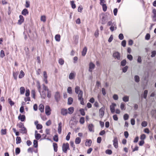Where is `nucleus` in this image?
Segmentation results:
<instances>
[{
  "label": "nucleus",
  "instance_id": "e433bc0d",
  "mask_svg": "<svg viewBox=\"0 0 156 156\" xmlns=\"http://www.w3.org/2000/svg\"><path fill=\"white\" fill-rule=\"evenodd\" d=\"M16 144H18L20 143L21 141L20 137L19 136H17L16 138Z\"/></svg>",
  "mask_w": 156,
  "mask_h": 156
},
{
  "label": "nucleus",
  "instance_id": "0eeeda50",
  "mask_svg": "<svg viewBox=\"0 0 156 156\" xmlns=\"http://www.w3.org/2000/svg\"><path fill=\"white\" fill-rule=\"evenodd\" d=\"M51 110L49 106L47 105L45 108V112L46 115H49L51 114Z\"/></svg>",
  "mask_w": 156,
  "mask_h": 156
},
{
  "label": "nucleus",
  "instance_id": "4d7b16f0",
  "mask_svg": "<svg viewBox=\"0 0 156 156\" xmlns=\"http://www.w3.org/2000/svg\"><path fill=\"white\" fill-rule=\"evenodd\" d=\"M126 64V60H123L121 61V64L122 66H124Z\"/></svg>",
  "mask_w": 156,
  "mask_h": 156
},
{
  "label": "nucleus",
  "instance_id": "dca6fc26",
  "mask_svg": "<svg viewBox=\"0 0 156 156\" xmlns=\"http://www.w3.org/2000/svg\"><path fill=\"white\" fill-rule=\"evenodd\" d=\"M18 119L20 120L21 122H23L25 120L26 117L24 115L20 114L18 117Z\"/></svg>",
  "mask_w": 156,
  "mask_h": 156
},
{
  "label": "nucleus",
  "instance_id": "412c9836",
  "mask_svg": "<svg viewBox=\"0 0 156 156\" xmlns=\"http://www.w3.org/2000/svg\"><path fill=\"white\" fill-rule=\"evenodd\" d=\"M43 90L41 92V91H40V94L42 98H44L46 97V92L47 91H45V90H44L43 89Z\"/></svg>",
  "mask_w": 156,
  "mask_h": 156
},
{
  "label": "nucleus",
  "instance_id": "aec40b11",
  "mask_svg": "<svg viewBox=\"0 0 156 156\" xmlns=\"http://www.w3.org/2000/svg\"><path fill=\"white\" fill-rule=\"evenodd\" d=\"M62 123L61 122H59L58 124V131L59 134H61L62 132Z\"/></svg>",
  "mask_w": 156,
  "mask_h": 156
},
{
  "label": "nucleus",
  "instance_id": "a211bd4d",
  "mask_svg": "<svg viewBox=\"0 0 156 156\" xmlns=\"http://www.w3.org/2000/svg\"><path fill=\"white\" fill-rule=\"evenodd\" d=\"M43 80L46 83H48V81L47 80V76L46 72V71H44L43 72Z\"/></svg>",
  "mask_w": 156,
  "mask_h": 156
},
{
  "label": "nucleus",
  "instance_id": "423d86ee",
  "mask_svg": "<svg viewBox=\"0 0 156 156\" xmlns=\"http://www.w3.org/2000/svg\"><path fill=\"white\" fill-rule=\"evenodd\" d=\"M75 92L76 94H78V95L81 93V95H83V92L80 90V87L78 86H76L75 88Z\"/></svg>",
  "mask_w": 156,
  "mask_h": 156
},
{
  "label": "nucleus",
  "instance_id": "393cba45",
  "mask_svg": "<svg viewBox=\"0 0 156 156\" xmlns=\"http://www.w3.org/2000/svg\"><path fill=\"white\" fill-rule=\"evenodd\" d=\"M44 105L42 104H40L39 106V109L41 112H43L44 111Z\"/></svg>",
  "mask_w": 156,
  "mask_h": 156
},
{
  "label": "nucleus",
  "instance_id": "f03ea898",
  "mask_svg": "<svg viewBox=\"0 0 156 156\" xmlns=\"http://www.w3.org/2000/svg\"><path fill=\"white\" fill-rule=\"evenodd\" d=\"M63 151L65 153H66L67 150L69 149V144L68 143L63 144L62 146Z\"/></svg>",
  "mask_w": 156,
  "mask_h": 156
},
{
  "label": "nucleus",
  "instance_id": "bf43d9fd",
  "mask_svg": "<svg viewBox=\"0 0 156 156\" xmlns=\"http://www.w3.org/2000/svg\"><path fill=\"white\" fill-rule=\"evenodd\" d=\"M16 154H19L20 152V149L19 148L17 147L15 151Z\"/></svg>",
  "mask_w": 156,
  "mask_h": 156
},
{
  "label": "nucleus",
  "instance_id": "6ab92c4d",
  "mask_svg": "<svg viewBox=\"0 0 156 156\" xmlns=\"http://www.w3.org/2000/svg\"><path fill=\"white\" fill-rule=\"evenodd\" d=\"M92 141L91 140H87L85 143V145L86 146L90 147L91 145Z\"/></svg>",
  "mask_w": 156,
  "mask_h": 156
},
{
  "label": "nucleus",
  "instance_id": "a19ab883",
  "mask_svg": "<svg viewBox=\"0 0 156 156\" xmlns=\"http://www.w3.org/2000/svg\"><path fill=\"white\" fill-rule=\"evenodd\" d=\"M70 3L72 8L73 9H75L76 7V5L74 3V2L73 1H71L70 2Z\"/></svg>",
  "mask_w": 156,
  "mask_h": 156
},
{
  "label": "nucleus",
  "instance_id": "8fccbe9b",
  "mask_svg": "<svg viewBox=\"0 0 156 156\" xmlns=\"http://www.w3.org/2000/svg\"><path fill=\"white\" fill-rule=\"evenodd\" d=\"M8 101L11 106H12L14 104V102L11 100V99L10 98H9Z\"/></svg>",
  "mask_w": 156,
  "mask_h": 156
},
{
  "label": "nucleus",
  "instance_id": "680f3d73",
  "mask_svg": "<svg viewBox=\"0 0 156 156\" xmlns=\"http://www.w3.org/2000/svg\"><path fill=\"white\" fill-rule=\"evenodd\" d=\"M53 140L56 142L58 141V136L57 135H55L53 137Z\"/></svg>",
  "mask_w": 156,
  "mask_h": 156
},
{
  "label": "nucleus",
  "instance_id": "a18cd8bd",
  "mask_svg": "<svg viewBox=\"0 0 156 156\" xmlns=\"http://www.w3.org/2000/svg\"><path fill=\"white\" fill-rule=\"evenodd\" d=\"M67 92L69 94H72V88L71 87H69L67 90Z\"/></svg>",
  "mask_w": 156,
  "mask_h": 156
},
{
  "label": "nucleus",
  "instance_id": "69168bd1",
  "mask_svg": "<svg viewBox=\"0 0 156 156\" xmlns=\"http://www.w3.org/2000/svg\"><path fill=\"white\" fill-rule=\"evenodd\" d=\"M30 91L29 89H27L26 90L25 95L27 97L29 96L30 95Z\"/></svg>",
  "mask_w": 156,
  "mask_h": 156
},
{
  "label": "nucleus",
  "instance_id": "c03bdc74",
  "mask_svg": "<svg viewBox=\"0 0 156 156\" xmlns=\"http://www.w3.org/2000/svg\"><path fill=\"white\" fill-rule=\"evenodd\" d=\"M135 80L136 82H138L140 81V78L138 76L136 75L134 77Z\"/></svg>",
  "mask_w": 156,
  "mask_h": 156
},
{
  "label": "nucleus",
  "instance_id": "5701e85b",
  "mask_svg": "<svg viewBox=\"0 0 156 156\" xmlns=\"http://www.w3.org/2000/svg\"><path fill=\"white\" fill-rule=\"evenodd\" d=\"M153 13L154 14L153 20L154 21H156V10L155 9H154L153 10Z\"/></svg>",
  "mask_w": 156,
  "mask_h": 156
},
{
  "label": "nucleus",
  "instance_id": "f8f14e48",
  "mask_svg": "<svg viewBox=\"0 0 156 156\" xmlns=\"http://www.w3.org/2000/svg\"><path fill=\"white\" fill-rule=\"evenodd\" d=\"M55 99L57 101H58L60 99V95L59 92H57L55 95Z\"/></svg>",
  "mask_w": 156,
  "mask_h": 156
},
{
  "label": "nucleus",
  "instance_id": "09e8293b",
  "mask_svg": "<svg viewBox=\"0 0 156 156\" xmlns=\"http://www.w3.org/2000/svg\"><path fill=\"white\" fill-rule=\"evenodd\" d=\"M129 116L127 114H125L123 116V118L124 120H126L129 119Z\"/></svg>",
  "mask_w": 156,
  "mask_h": 156
},
{
  "label": "nucleus",
  "instance_id": "79ce46f5",
  "mask_svg": "<svg viewBox=\"0 0 156 156\" xmlns=\"http://www.w3.org/2000/svg\"><path fill=\"white\" fill-rule=\"evenodd\" d=\"M0 56L1 58H3L5 56V54L4 51L3 50H2L1 51Z\"/></svg>",
  "mask_w": 156,
  "mask_h": 156
},
{
  "label": "nucleus",
  "instance_id": "ea45409f",
  "mask_svg": "<svg viewBox=\"0 0 156 156\" xmlns=\"http://www.w3.org/2000/svg\"><path fill=\"white\" fill-rule=\"evenodd\" d=\"M1 134L2 135H5L6 134V129H2L1 130Z\"/></svg>",
  "mask_w": 156,
  "mask_h": 156
},
{
  "label": "nucleus",
  "instance_id": "4be33fe9",
  "mask_svg": "<svg viewBox=\"0 0 156 156\" xmlns=\"http://www.w3.org/2000/svg\"><path fill=\"white\" fill-rule=\"evenodd\" d=\"M61 113L63 115H66L68 113V110L64 108L62 109L61 111Z\"/></svg>",
  "mask_w": 156,
  "mask_h": 156
},
{
  "label": "nucleus",
  "instance_id": "9d476101",
  "mask_svg": "<svg viewBox=\"0 0 156 156\" xmlns=\"http://www.w3.org/2000/svg\"><path fill=\"white\" fill-rule=\"evenodd\" d=\"M88 129L89 131L91 132H94V126L92 124H89L88 125Z\"/></svg>",
  "mask_w": 156,
  "mask_h": 156
},
{
  "label": "nucleus",
  "instance_id": "13d9d810",
  "mask_svg": "<svg viewBox=\"0 0 156 156\" xmlns=\"http://www.w3.org/2000/svg\"><path fill=\"white\" fill-rule=\"evenodd\" d=\"M103 7V11L105 12L106 11L107 9V6L106 4H105L103 5H102Z\"/></svg>",
  "mask_w": 156,
  "mask_h": 156
},
{
  "label": "nucleus",
  "instance_id": "49530a36",
  "mask_svg": "<svg viewBox=\"0 0 156 156\" xmlns=\"http://www.w3.org/2000/svg\"><path fill=\"white\" fill-rule=\"evenodd\" d=\"M148 93V91L147 90H144V98L146 99L147 97V95Z\"/></svg>",
  "mask_w": 156,
  "mask_h": 156
},
{
  "label": "nucleus",
  "instance_id": "37998d69",
  "mask_svg": "<svg viewBox=\"0 0 156 156\" xmlns=\"http://www.w3.org/2000/svg\"><path fill=\"white\" fill-rule=\"evenodd\" d=\"M147 123L146 121H144L141 123V125L142 126L145 127L147 126Z\"/></svg>",
  "mask_w": 156,
  "mask_h": 156
},
{
  "label": "nucleus",
  "instance_id": "6e6d98bb",
  "mask_svg": "<svg viewBox=\"0 0 156 156\" xmlns=\"http://www.w3.org/2000/svg\"><path fill=\"white\" fill-rule=\"evenodd\" d=\"M31 94L33 98L35 99V92L34 90H32L31 92Z\"/></svg>",
  "mask_w": 156,
  "mask_h": 156
},
{
  "label": "nucleus",
  "instance_id": "9b49d317",
  "mask_svg": "<svg viewBox=\"0 0 156 156\" xmlns=\"http://www.w3.org/2000/svg\"><path fill=\"white\" fill-rule=\"evenodd\" d=\"M95 66V65L92 62H90L89 64V71L90 72H92V70L94 69Z\"/></svg>",
  "mask_w": 156,
  "mask_h": 156
},
{
  "label": "nucleus",
  "instance_id": "39448f33",
  "mask_svg": "<svg viewBox=\"0 0 156 156\" xmlns=\"http://www.w3.org/2000/svg\"><path fill=\"white\" fill-rule=\"evenodd\" d=\"M43 89H44V90H45V91H47V97L48 98H50L51 96V92L49 90L48 87L44 85L43 84Z\"/></svg>",
  "mask_w": 156,
  "mask_h": 156
},
{
  "label": "nucleus",
  "instance_id": "7ed1b4c3",
  "mask_svg": "<svg viewBox=\"0 0 156 156\" xmlns=\"http://www.w3.org/2000/svg\"><path fill=\"white\" fill-rule=\"evenodd\" d=\"M113 56L115 58V59L118 60H120L121 58L120 54L117 51H115L113 53Z\"/></svg>",
  "mask_w": 156,
  "mask_h": 156
},
{
  "label": "nucleus",
  "instance_id": "f704fd0d",
  "mask_svg": "<svg viewBox=\"0 0 156 156\" xmlns=\"http://www.w3.org/2000/svg\"><path fill=\"white\" fill-rule=\"evenodd\" d=\"M41 20L44 22H45L46 21V16L44 15L41 16Z\"/></svg>",
  "mask_w": 156,
  "mask_h": 156
},
{
  "label": "nucleus",
  "instance_id": "473e14b6",
  "mask_svg": "<svg viewBox=\"0 0 156 156\" xmlns=\"http://www.w3.org/2000/svg\"><path fill=\"white\" fill-rule=\"evenodd\" d=\"M55 40L57 41H59L60 40V36L59 34H57L55 36Z\"/></svg>",
  "mask_w": 156,
  "mask_h": 156
},
{
  "label": "nucleus",
  "instance_id": "58836bf2",
  "mask_svg": "<svg viewBox=\"0 0 156 156\" xmlns=\"http://www.w3.org/2000/svg\"><path fill=\"white\" fill-rule=\"evenodd\" d=\"M84 118L83 117H81L80 118V122L81 124H83L84 122Z\"/></svg>",
  "mask_w": 156,
  "mask_h": 156
},
{
  "label": "nucleus",
  "instance_id": "bb28decb",
  "mask_svg": "<svg viewBox=\"0 0 156 156\" xmlns=\"http://www.w3.org/2000/svg\"><path fill=\"white\" fill-rule=\"evenodd\" d=\"M74 110V108L73 107L69 108L68 109V113L70 114H72Z\"/></svg>",
  "mask_w": 156,
  "mask_h": 156
},
{
  "label": "nucleus",
  "instance_id": "2eb2a0df",
  "mask_svg": "<svg viewBox=\"0 0 156 156\" xmlns=\"http://www.w3.org/2000/svg\"><path fill=\"white\" fill-rule=\"evenodd\" d=\"M83 95H81V94L78 95V99L80 100V104L82 105H84V103L83 101V99L82 98Z\"/></svg>",
  "mask_w": 156,
  "mask_h": 156
},
{
  "label": "nucleus",
  "instance_id": "7c9ffc66",
  "mask_svg": "<svg viewBox=\"0 0 156 156\" xmlns=\"http://www.w3.org/2000/svg\"><path fill=\"white\" fill-rule=\"evenodd\" d=\"M73 99L72 98L70 97L68 98V105H71L73 102Z\"/></svg>",
  "mask_w": 156,
  "mask_h": 156
},
{
  "label": "nucleus",
  "instance_id": "f257e3e1",
  "mask_svg": "<svg viewBox=\"0 0 156 156\" xmlns=\"http://www.w3.org/2000/svg\"><path fill=\"white\" fill-rule=\"evenodd\" d=\"M108 25L110 26V29L112 31L115 30L117 29L116 23L114 22L112 23V21H109L108 23Z\"/></svg>",
  "mask_w": 156,
  "mask_h": 156
},
{
  "label": "nucleus",
  "instance_id": "2f4dec72",
  "mask_svg": "<svg viewBox=\"0 0 156 156\" xmlns=\"http://www.w3.org/2000/svg\"><path fill=\"white\" fill-rule=\"evenodd\" d=\"M87 50V48L86 47H85L82 51V55L83 56H85L86 54Z\"/></svg>",
  "mask_w": 156,
  "mask_h": 156
},
{
  "label": "nucleus",
  "instance_id": "b1692460",
  "mask_svg": "<svg viewBox=\"0 0 156 156\" xmlns=\"http://www.w3.org/2000/svg\"><path fill=\"white\" fill-rule=\"evenodd\" d=\"M28 10L26 9H25L22 12V14L24 16H26L28 14Z\"/></svg>",
  "mask_w": 156,
  "mask_h": 156
},
{
  "label": "nucleus",
  "instance_id": "0e129e2a",
  "mask_svg": "<svg viewBox=\"0 0 156 156\" xmlns=\"http://www.w3.org/2000/svg\"><path fill=\"white\" fill-rule=\"evenodd\" d=\"M83 9V8L82 6H79L78 9V11L79 12H81Z\"/></svg>",
  "mask_w": 156,
  "mask_h": 156
},
{
  "label": "nucleus",
  "instance_id": "338daca9",
  "mask_svg": "<svg viewBox=\"0 0 156 156\" xmlns=\"http://www.w3.org/2000/svg\"><path fill=\"white\" fill-rule=\"evenodd\" d=\"M37 129H41L42 128V126L41 125L38 124L36 126Z\"/></svg>",
  "mask_w": 156,
  "mask_h": 156
},
{
  "label": "nucleus",
  "instance_id": "f3484780",
  "mask_svg": "<svg viewBox=\"0 0 156 156\" xmlns=\"http://www.w3.org/2000/svg\"><path fill=\"white\" fill-rule=\"evenodd\" d=\"M76 75V73L74 72H72L70 73L69 75V79L70 80L74 79Z\"/></svg>",
  "mask_w": 156,
  "mask_h": 156
},
{
  "label": "nucleus",
  "instance_id": "ddd939ff",
  "mask_svg": "<svg viewBox=\"0 0 156 156\" xmlns=\"http://www.w3.org/2000/svg\"><path fill=\"white\" fill-rule=\"evenodd\" d=\"M19 18L17 23L18 24L20 25L24 22V19L22 15L19 16Z\"/></svg>",
  "mask_w": 156,
  "mask_h": 156
},
{
  "label": "nucleus",
  "instance_id": "c85d7f7f",
  "mask_svg": "<svg viewBox=\"0 0 156 156\" xmlns=\"http://www.w3.org/2000/svg\"><path fill=\"white\" fill-rule=\"evenodd\" d=\"M122 100L125 102H128L129 100V97L127 96H125L123 97Z\"/></svg>",
  "mask_w": 156,
  "mask_h": 156
},
{
  "label": "nucleus",
  "instance_id": "c756f323",
  "mask_svg": "<svg viewBox=\"0 0 156 156\" xmlns=\"http://www.w3.org/2000/svg\"><path fill=\"white\" fill-rule=\"evenodd\" d=\"M81 139L79 137H77L75 139V142L76 144H79L81 142Z\"/></svg>",
  "mask_w": 156,
  "mask_h": 156
},
{
  "label": "nucleus",
  "instance_id": "de8ad7c7",
  "mask_svg": "<svg viewBox=\"0 0 156 156\" xmlns=\"http://www.w3.org/2000/svg\"><path fill=\"white\" fill-rule=\"evenodd\" d=\"M80 112L81 115H85V112L84 109L82 108L80 110Z\"/></svg>",
  "mask_w": 156,
  "mask_h": 156
},
{
  "label": "nucleus",
  "instance_id": "a878e982",
  "mask_svg": "<svg viewBox=\"0 0 156 156\" xmlns=\"http://www.w3.org/2000/svg\"><path fill=\"white\" fill-rule=\"evenodd\" d=\"M125 104L124 103H121L120 105V108L122 110H124L126 109Z\"/></svg>",
  "mask_w": 156,
  "mask_h": 156
},
{
  "label": "nucleus",
  "instance_id": "5fc2aeb1",
  "mask_svg": "<svg viewBox=\"0 0 156 156\" xmlns=\"http://www.w3.org/2000/svg\"><path fill=\"white\" fill-rule=\"evenodd\" d=\"M105 153L106 154H111L112 153V151L111 150L108 149L106 151Z\"/></svg>",
  "mask_w": 156,
  "mask_h": 156
},
{
  "label": "nucleus",
  "instance_id": "e2e57ef3",
  "mask_svg": "<svg viewBox=\"0 0 156 156\" xmlns=\"http://www.w3.org/2000/svg\"><path fill=\"white\" fill-rule=\"evenodd\" d=\"M150 38V35L149 34H147L145 37V39L146 40H149Z\"/></svg>",
  "mask_w": 156,
  "mask_h": 156
},
{
  "label": "nucleus",
  "instance_id": "774afa93",
  "mask_svg": "<svg viewBox=\"0 0 156 156\" xmlns=\"http://www.w3.org/2000/svg\"><path fill=\"white\" fill-rule=\"evenodd\" d=\"M58 62L59 64H60L61 65H62L64 64V61L63 59H60L59 60Z\"/></svg>",
  "mask_w": 156,
  "mask_h": 156
},
{
  "label": "nucleus",
  "instance_id": "4c0bfd02",
  "mask_svg": "<svg viewBox=\"0 0 156 156\" xmlns=\"http://www.w3.org/2000/svg\"><path fill=\"white\" fill-rule=\"evenodd\" d=\"M25 89L23 87H21L20 89V93L21 94H24Z\"/></svg>",
  "mask_w": 156,
  "mask_h": 156
},
{
  "label": "nucleus",
  "instance_id": "cd10ccee",
  "mask_svg": "<svg viewBox=\"0 0 156 156\" xmlns=\"http://www.w3.org/2000/svg\"><path fill=\"white\" fill-rule=\"evenodd\" d=\"M25 73L23 70H21L20 72V74L19 76V77L20 79H21L24 77Z\"/></svg>",
  "mask_w": 156,
  "mask_h": 156
},
{
  "label": "nucleus",
  "instance_id": "603ef678",
  "mask_svg": "<svg viewBox=\"0 0 156 156\" xmlns=\"http://www.w3.org/2000/svg\"><path fill=\"white\" fill-rule=\"evenodd\" d=\"M34 146L35 147H37V141L36 140H34L33 142Z\"/></svg>",
  "mask_w": 156,
  "mask_h": 156
},
{
  "label": "nucleus",
  "instance_id": "3c124183",
  "mask_svg": "<svg viewBox=\"0 0 156 156\" xmlns=\"http://www.w3.org/2000/svg\"><path fill=\"white\" fill-rule=\"evenodd\" d=\"M146 136L145 134H143L140 136V139L142 140H143L146 138Z\"/></svg>",
  "mask_w": 156,
  "mask_h": 156
},
{
  "label": "nucleus",
  "instance_id": "c9c22d12",
  "mask_svg": "<svg viewBox=\"0 0 156 156\" xmlns=\"http://www.w3.org/2000/svg\"><path fill=\"white\" fill-rule=\"evenodd\" d=\"M53 147L54 149V151L55 152H57V148L58 146L57 144L56 143H53Z\"/></svg>",
  "mask_w": 156,
  "mask_h": 156
},
{
  "label": "nucleus",
  "instance_id": "6e6552de",
  "mask_svg": "<svg viewBox=\"0 0 156 156\" xmlns=\"http://www.w3.org/2000/svg\"><path fill=\"white\" fill-rule=\"evenodd\" d=\"M116 106V104L114 103H112L111 105L110 106V109L112 113H114V112L115 111V108Z\"/></svg>",
  "mask_w": 156,
  "mask_h": 156
},
{
  "label": "nucleus",
  "instance_id": "72a5a7b5",
  "mask_svg": "<svg viewBox=\"0 0 156 156\" xmlns=\"http://www.w3.org/2000/svg\"><path fill=\"white\" fill-rule=\"evenodd\" d=\"M27 131L26 129L24 126L22 127L20 129V132L22 133H25L27 132Z\"/></svg>",
  "mask_w": 156,
  "mask_h": 156
},
{
  "label": "nucleus",
  "instance_id": "20e7f679",
  "mask_svg": "<svg viewBox=\"0 0 156 156\" xmlns=\"http://www.w3.org/2000/svg\"><path fill=\"white\" fill-rule=\"evenodd\" d=\"M105 109V107L103 106L99 110V116L101 118H102L104 115Z\"/></svg>",
  "mask_w": 156,
  "mask_h": 156
},
{
  "label": "nucleus",
  "instance_id": "4468645a",
  "mask_svg": "<svg viewBox=\"0 0 156 156\" xmlns=\"http://www.w3.org/2000/svg\"><path fill=\"white\" fill-rule=\"evenodd\" d=\"M83 95H81V94L78 95V99L80 100V104L82 105H84V103L83 101V99L82 98Z\"/></svg>",
  "mask_w": 156,
  "mask_h": 156
},
{
  "label": "nucleus",
  "instance_id": "864d4df0",
  "mask_svg": "<svg viewBox=\"0 0 156 156\" xmlns=\"http://www.w3.org/2000/svg\"><path fill=\"white\" fill-rule=\"evenodd\" d=\"M41 137V135L40 134H35V137L37 140H38Z\"/></svg>",
  "mask_w": 156,
  "mask_h": 156
},
{
  "label": "nucleus",
  "instance_id": "1a4fd4ad",
  "mask_svg": "<svg viewBox=\"0 0 156 156\" xmlns=\"http://www.w3.org/2000/svg\"><path fill=\"white\" fill-rule=\"evenodd\" d=\"M113 145L116 148L118 147V141L117 138L116 137H114L113 140Z\"/></svg>",
  "mask_w": 156,
  "mask_h": 156
},
{
  "label": "nucleus",
  "instance_id": "052dcab7",
  "mask_svg": "<svg viewBox=\"0 0 156 156\" xmlns=\"http://www.w3.org/2000/svg\"><path fill=\"white\" fill-rule=\"evenodd\" d=\"M99 30H96L95 32L94 33V36L95 37H97L99 36Z\"/></svg>",
  "mask_w": 156,
  "mask_h": 156
}]
</instances>
